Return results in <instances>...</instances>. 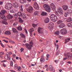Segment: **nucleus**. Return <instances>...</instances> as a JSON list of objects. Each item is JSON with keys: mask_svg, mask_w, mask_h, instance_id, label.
Listing matches in <instances>:
<instances>
[{"mask_svg": "<svg viewBox=\"0 0 72 72\" xmlns=\"http://www.w3.org/2000/svg\"><path fill=\"white\" fill-rule=\"evenodd\" d=\"M29 31L30 32H33V31H34V29H33V28H32L31 29H30Z\"/></svg>", "mask_w": 72, "mask_h": 72, "instance_id": "38", "label": "nucleus"}, {"mask_svg": "<svg viewBox=\"0 0 72 72\" xmlns=\"http://www.w3.org/2000/svg\"><path fill=\"white\" fill-rule=\"evenodd\" d=\"M6 62V60H3L2 61H1V62L2 63H4V62Z\"/></svg>", "mask_w": 72, "mask_h": 72, "instance_id": "53", "label": "nucleus"}, {"mask_svg": "<svg viewBox=\"0 0 72 72\" xmlns=\"http://www.w3.org/2000/svg\"><path fill=\"white\" fill-rule=\"evenodd\" d=\"M31 0H27V1L28 2H30H30H31Z\"/></svg>", "mask_w": 72, "mask_h": 72, "instance_id": "61", "label": "nucleus"}, {"mask_svg": "<svg viewBox=\"0 0 72 72\" xmlns=\"http://www.w3.org/2000/svg\"><path fill=\"white\" fill-rule=\"evenodd\" d=\"M50 7L54 11V4L53 3L50 4Z\"/></svg>", "mask_w": 72, "mask_h": 72, "instance_id": "16", "label": "nucleus"}, {"mask_svg": "<svg viewBox=\"0 0 72 72\" xmlns=\"http://www.w3.org/2000/svg\"><path fill=\"white\" fill-rule=\"evenodd\" d=\"M67 55L69 56V57H72V53H68Z\"/></svg>", "mask_w": 72, "mask_h": 72, "instance_id": "31", "label": "nucleus"}, {"mask_svg": "<svg viewBox=\"0 0 72 72\" xmlns=\"http://www.w3.org/2000/svg\"><path fill=\"white\" fill-rule=\"evenodd\" d=\"M10 65L11 66H12L13 65V61H11Z\"/></svg>", "mask_w": 72, "mask_h": 72, "instance_id": "48", "label": "nucleus"}, {"mask_svg": "<svg viewBox=\"0 0 72 72\" xmlns=\"http://www.w3.org/2000/svg\"><path fill=\"white\" fill-rule=\"evenodd\" d=\"M32 26H33V27H34V28H35L36 27H37V25L36 24H32Z\"/></svg>", "mask_w": 72, "mask_h": 72, "instance_id": "43", "label": "nucleus"}, {"mask_svg": "<svg viewBox=\"0 0 72 72\" xmlns=\"http://www.w3.org/2000/svg\"><path fill=\"white\" fill-rule=\"evenodd\" d=\"M16 59L18 60V59H19V57H16Z\"/></svg>", "mask_w": 72, "mask_h": 72, "instance_id": "62", "label": "nucleus"}, {"mask_svg": "<svg viewBox=\"0 0 72 72\" xmlns=\"http://www.w3.org/2000/svg\"><path fill=\"white\" fill-rule=\"evenodd\" d=\"M69 40H70V38L67 39H66L65 40V43H66V42H68V41H69Z\"/></svg>", "mask_w": 72, "mask_h": 72, "instance_id": "37", "label": "nucleus"}, {"mask_svg": "<svg viewBox=\"0 0 72 72\" xmlns=\"http://www.w3.org/2000/svg\"><path fill=\"white\" fill-rule=\"evenodd\" d=\"M38 31L39 33H41L42 32L44 31V29L42 28L39 27L38 29Z\"/></svg>", "mask_w": 72, "mask_h": 72, "instance_id": "14", "label": "nucleus"}, {"mask_svg": "<svg viewBox=\"0 0 72 72\" xmlns=\"http://www.w3.org/2000/svg\"><path fill=\"white\" fill-rule=\"evenodd\" d=\"M12 4L10 3H7L5 6V8L6 9H7L8 10H10V9L12 8Z\"/></svg>", "mask_w": 72, "mask_h": 72, "instance_id": "4", "label": "nucleus"}, {"mask_svg": "<svg viewBox=\"0 0 72 72\" xmlns=\"http://www.w3.org/2000/svg\"><path fill=\"white\" fill-rule=\"evenodd\" d=\"M33 7L35 9H37L38 10L39 9V5L37 2H35L34 4Z\"/></svg>", "mask_w": 72, "mask_h": 72, "instance_id": "8", "label": "nucleus"}, {"mask_svg": "<svg viewBox=\"0 0 72 72\" xmlns=\"http://www.w3.org/2000/svg\"><path fill=\"white\" fill-rule=\"evenodd\" d=\"M65 26L66 25H65L64 23H62V24H61L59 25V27H60V28H64Z\"/></svg>", "mask_w": 72, "mask_h": 72, "instance_id": "21", "label": "nucleus"}, {"mask_svg": "<svg viewBox=\"0 0 72 72\" xmlns=\"http://www.w3.org/2000/svg\"><path fill=\"white\" fill-rule=\"evenodd\" d=\"M30 44L28 43H26L25 44V47L27 49H29V50H31L32 49V44H33V42H30Z\"/></svg>", "mask_w": 72, "mask_h": 72, "instance_id": "1", "label": "nucleus"}, {"mask_svg": "<svg viewBox=\"0 0 72 72\" xmlns=\"http://www.w3.org/2000/svg\"><path fill=\"white\" fill-rule=\"evenodd\" d=\"M0 44L1 45V46L3 47V48H4V45L3 44V43H2L1 42V43H0Z\"/></svg>", "mask_w": 72, "mask_h": 72, "instance_id": "50", "label": "nucleus"}, {"mask_svg": "<svg viewBox=\"0 0 72 72\" xmlns=\"http://www.w3.org/2000/svg\"><path fill=\"white\" fill-rule=\"evenodd\" d=\"M7 18L8 20H10L13 18V16L11 14H9L7 16Z\"/></svg>", "mask_w": 72, "mask_h": 72, "instance_id": "12", "label": "nucleus"}, {"mask_svg": "<svg viewBox=\"0 0 72 72\" xmlns=\"http://www.w3.org/2000/svg\"><path fill=\"white\" fill-rule=\"evenodd\" d=\"M18 13H17V15L16 14H15L14 15V17H15V18H17V17H18Z\"/></svg>", "mask_w": 72, "mask_h": 72, "instance_id": "46", "label": "nucleus"}, {"mask_svg": "<svg viewBox=\"0 0 72 72\" xmlns=\"http://www.w3.org/2000/svg\"><path fill=\"white\" fill-rule=\"evenodd\" d=\"M60 33V32L59 31H57L56 32H55V34L56 35H58Z\"/></svg>", "mask_w": 72, "mask_h": 72, "instance_id": "34", "label": "nucleus"}, {"mask_svg": "<svg viewBox=\"0 0 72 72\" xmlns=\"http://www.w3.org/2000/svg\"><path fill=\"white\" fill-rule=\"evenodd\" d=\"M49 19L48 18H46L44 20V22L46 23H48L49 22Z\"/></svg>", "mask_w": 72, "mask_h": 72, "instance_id": "20", "label": "nucleus"}, {"mask_svg": "<svg viewBox=\"0 0 72 72\" xmlns=\"http://www.w3.org/2000/svg\"><path fill=\"white\" fill-rule=\"evenodd\" d=\"M33 7L31 6H30L29 8H28L27 9V10L28 11V13H32L33 12Z\"/></svg>", "mask_w": 72, "mask_h": 72, "instance_id": "5", "label": "nucleus"}, {"mask_svg": "<svg viewBox=\"0 0 72 72\" xmlns=\"http://www.w3.org/2000/svg\"><path fill=\"white\" fill-rule=\"evenodd\" d=\"M1 12L3 14H4L5 13H6V11H5L4 10H1Z\"/></svg>", "mask_w": 72, "mask_h": 72, "instance_id": "39", "label": "nucleus"}, {"mask_svg": "<svg viewBox=\"0 0 72 72\" xmlns=\"http://www.w3.org/2000/svg\"><path fill=\"white\" fill-rule=\"evenodd\" d=\"M45 61V60L44 58L42 57H42L40 59V62H41V63H43V62H44Z\"/></svg>", "mask_w": 72, "mask_h": 72, "instance_id": "17", "label": "nucleus"}, {"mask_svg": "<svg viewBox=\"0 0 72 72\" xmlns=\"http://www.w3.org/2000/svg\"><path fill=\"white\" fill-rule=\"evenodd\" d=\"M50 71H53L54 72V68L53 67V66L51 65H50L49 66Z\"/></svg>", "mask_w": 72, "mask_h": 72, "instance_id": "15", "label": "nucleus"}, {"mask_svg": "<svg viewBox=\"0 0 72 72\" xmlns=\"http://www.w3.org/2000/svg\"><path fill=\"white\" fill-rule=\"evenodd\" d=\"M18 19L19 20V23H23V21L21 18L19 17L18 18Z\"/></svg>", "mask_w": 72, "mask_h": 72, "instance_id": "23", "label": "nucleus"}, {"mask_svg": "<svg viewBox=\"0 0 72 72\" xmlns=\"http://www.w3.org/2000/svg\"><path fill=\"white\" fill-rule=\"evenodd\" d=\"M2 23L3 24H8V22L4 20L2 21Z\"/></svg>", "mask_w": 72, "mask_h": 72, "instance_id": "33", "label": "nucleus"}, {"mask_svg": "<svg viewBox=\"0 0 72 72\" xmlns=\"http://www.w3.org/2000/svg\"><path fill=\"white\" fill-rule=\"evenodd\" d=\"M34 14L35 15H39V12L38 11H35L34 13Z\"/></svg>", "mask_w": 72, "mask_h": 72, "instance_id": "36", "label": "nucleus"}, {"mask_svg": "<svg viewBox=\"0 0 72 72\" xmlns=\"http://www.w3.org/2000/svg\"><path fill=\"white\" fill-rule=\"evenodd\" d=\"M63 21L62 20H59L58 22H57V24H60L61 23H62V22Z\"/></svg>", "mask_w": 72, "mask_h": 72, "instance_id": "40", "label": "nucleus"}, {"mask_svg": "<svg viewBox=\"0 0 72 72\" xmlns=\"http://www.w3.org/2000/svg\"><path fill=\"white\" fill-rule=\"evenodd\" d=\"M67 63L68 64H71L72 63L71 62H68Z\"/></svg>", "mask_w": 72, "mask_h": 72, "instance_id": "59", "label": "nucleus"}, {"mask_svg": "<svg viewBox=\"0 0 72 72\" xmlns=\"http://www.w3.org/2000/svg\"><path fill=\"white\" fill-rule=\"evenodd\" d=\"M4 54V52H1L0 53V55H2Z\"/></svg>", "mask_w": 72, "mask_h": 72, "instance_id": "45", "label": "nucleus"}, {"mask_svg": "<svg viewBox=\"0 0 72 72\" xmlns=\"http://www.w3.org/2000/svg\"><path fill=\"white\" fill-rule=\"evenodd\" d=\"M51 18L52 21L54 22V15L52 14L51 16Z\"/></svg>", "mask_w": 72, "mask_h": 72, "instance_id": "18", "label": "nucleus"}, {"mask_svg": "<svg viewBox=\"0 0 72 72\" xmlns=\"http://www.w3.org/2000/svg\"><path fill=\"white\" fill-rule=\"evenodd\" d=\"M26 66L25 65H23L22 66V67L23 68H25V66Z\"/></svg>", "mask_w": 72, "mask_h": 72, "instance_id": "56", "label": "nucleus"}, {"mask_svg": "<svg viewBox=\"0 0 72 72\" xmlns=\"http://www.w3.org/2000/svg\"><path fill=\"white\" fill-rule=\"evenodd\" d=\"M3 4V2L0 1V5H2Z\"/></svg>", "mask_w": 72, "mask_h": 72, "instance_id": "47", "label": "nucleus"}, {"mask_svg": "<svg viewBox=\"0 0 72 72\" xmlns=\"http://www.w3.org/2000/svg\"><path fill=\"white\" fill-rule=\"evenodd\" d=\"M36 72H41V71L40 70H39L37 71Z\"/></svg>", "mask_w": 72, "mask_h": 72, "instance_id": "64", "label": "nucleus"}, {"mask_svg": "<svg viewBox=\"0 0 72 72\" xmlns=\"http://www.w3.org/2000/svg\"><path fill=\"white\" fill-rule=\"evenodd\" d=\"M30 36H32V32H30Z\"/></svg>", "mask_w": 72, "mask_h": 72, "instance_id": "57", "label": "nucleus"}, {"mask_svg": "<svg viewBox=\"0 0 72 72\" xmlns=\"http://www.w3.org/2000/svg\"><path fill=\"white\" fill-rule=\"evenodd\" d=\"M12 31L14 33H17L18 32L17 31V29L14 28H13L12 29Z\"/></svg>", "mask_w": 72, "mask_h": 72, "instance_id": "28", "label": "nucleus"}, {"mask_svg": "<svg viewBox=\"0 0 72 72\" xmlns=\"http://www.w3.org/2000/svg\"><path fill=\"white\" fill-rule=\"evenodd\" d=\"M17 15H18V16H19V17L22 16V19H27L26 18V14H25L24 13H23V15H22V13H21V12H18L17 13Z\"/></svg>", "mask_w": 72, "mask_h": 72, "instance_id": "3", "label": "nucleus"}, {"mask_svg": "<svg viewBox=\"0 0 72 72\" xmlns=\"http://www.w3.org/2000/svg\"><path fill=\"white\" fill-rule=\"evenodd\" d=\"M59 48V46L58 45H57V50Z\"/></svg>", "mask_w": 72, "mask_h": 72, "instance_id": "54", "label": "nucleus"}, {"mask_svg": "<svg viewBox=\"0 0 72 72\" xmlns=\"http://www.w3.org/2000/svg\"><path fill=\"white\" fill-rule=\"evenodd\" d=\"M17 29L19 31H22V28L21 26H19L17 28Z\"/></svg>", "mask_w": 72, "mask_h": 72, "instance_id": "24", "label": "nucleus"}, {"mask_svg": "<svg viewBox=\"0 0 72 72\" xmlns=\"http://www.w3.org/2000/svg\"><path fill=\"white\" fill-rule=\"evenodd\" d=\"M20 35L22 38H24V39H25V38H26V36L23 33H21Z\"/></svg>", "mask_w": 72, "mask_h": 72, "instance_id": "26", "label": "nucleus"}, {"mask_svg": "<svg viewBox=\"0 0 72 72\" xmlns=\"http://www.w3.org/2000/svg\"><path fill=\"white\" fill-rule=\"evenodd\" d=\"M55 63H58V62H59V60H55Z\"/></svg>", "mask_w": 72, "mask_h": 72, "instance_id": "51", "label": "nucleus"}, {"mask_svg": "<svg viewBox=\"0 0 72 72\" xmlns=\"http://www.w3.org/2000/svg\"><path fill=\"white\" fill-rule=\"evenodd\" d=\"M58 12H59V14H63L64 11H63L62 9L61 8H59L58 9Z\"/></svg>", "mask_w": 72, "mask_h": 72, "instance_id": "7", "label": "nucleus"}, {"mask_svg": "<svg viewBox=\"0 0 72 72\" xmlns=\"http://www.w3.org/2000/svg\"><path fill=\"white\" fill-rule=\"evenodd\" d=\"M20 50L21 51V53H22V51H23V50H24V49L23 48H21Z\"/></svg>", "mask_w": 72, "mask_h": 72, "instance_id": "52", "label": "nucleus"}, {"mask_svg": "<svg viewBox=\"0 0 72 72\" xmlns=\"http://www.w3.org/2000/svg\"><path fill=\"white\" fill-rule=\"evenodd\" d=\"M10 56L8 54H6L4 56V58L6 59H7V60H10Z\"/></svg>", "mask_w": 72, "mask_h": 72, "instance_id": "13", "label": "nucleus"}, {"mask_svg": "<svg viewBox=\"0 0 72 72\" xmlns=\"http://www.w3.org/2000/svg\"><path fill=\"white\" fill-rule=\"evenodd\" d=\"M17 24H18V22H15L13 24V26H17Z\"/></svg>", "mask_w": 72, "mask_h": 72, "instance_id": "41", "label": "nucleus"}, {"mask_svg": "<svg viewBox=\"0 0 72 72\" xmlns=\"http://www.w3.org/2000/svg\"><path fill=\"white\" fill-rule=\"evenodd\" d=\"M13 57L15 58V55L14 54L13 55Z\"/></svg>", "mask_w": 72, "mask_h": 72, "instance_id": "55", "label": "nucleus"}, {"mask_svg": "<svg viewBox=\"0 0 72 72\" xmlns=\"http://www.w3.org/2000/svg\"><path fill=\"white\" fill-rule=\"evenodd\" d=\"M18 65L17 64H15L14 66V69H17L18 68Z\"/></svg>", "mask_w": 72, "mask_h": 72, "instance_id": "32", "label": "nucleus"}, {"mask_svg": "<svg viewBox=\"0 0 72 72\" xmlns=\"http://www.w3.org/2000/svg\"><path fill=\"white\" fill-rule=\"evenodd\" d=\"M5 35H10L11 34V32L9 31H7L4 33Z\"/></svg>", "mask_w": 72, "mask_h": 72, "instance_id": "22", "label": "nucleus"}, {"mask_svg": "<svg viewBox=\"0 0 72 72\" xmlns=\"http://www.w3.org/2000/svg\"><path fill=\"white\" fill-rule=\"evenodd\" d=\"M17 71H19V72H21V66H19L18 68H17Z\"/></svg>", "mask_w": 72, "mask_h": 72, "instance_id": "30", "label": "nucleus"}, {"mask_svg": "<svg viewBox=\"0 0 72 72\" xmlns=\"http://www.w3.org/2000/svg\"><path fill=\"white\" fill-rule=\"evenodd\" d=\"M46 56H47V58H49V55L48 54H47L46 55Z\"/></svg>", "mask_w": 72, "mask_h": 72, "instance_id": "58", "label": "nucleus"}, {"mask_svg": "<svg viewBox=\"0 0 72 72\" xmlns=\"http://www.w3.org/2000/svg\"><path fill=\"white\" fill-rule=\"evenodd\" d=\"M3 67H6V65H5V64H3Z\"/></svg>", "mask_w": 72, "mask_h": 72, "instance_id": "63", "label": "nucleus"}, {"mask_svg": "<svg viewBox=\"0 0 72 72\" xmlns=\"http://www.w3.org/2000/svg\"><path fill=\"white\" fill-rule=\"evenodd\" d=\"M54 26V23H50L49 24V26L48 27V28L49 30H51L52 28H53V26Z\"/></svg>", "mask_w": 72, "mask_h": 72, "instance_id": "11", "label": "nucleus"}, {"mask_svg": "<svg viewBox=\"0 0 72 72\" xmlns=\"http://www.w3.org/2000/svg\"><path fill=\"white\" fill-rule=\"evenodd\" d=\"M72 21V19L71 18H68L67 19L68 22H71Z\"/></svg>", "mask_w": 72, "mask_h": 72, "instance_id": "35", "label": "nucleus"}, {"mask_svg": "<svg viewBox=\"0 0 72 72\" xmlns=\"http://www.w3.org/2000/svg\"><path fill=\"white\" fill-rule=\"evenodd\" d=\"M68 13H65V16L66 17H67V16H68Z\"/></svg>", "mask_w": 72, "mask_h": 72, "instance_id": "44", "label": "nucleus"}, {"mask_svg": "<svg viewBox=\"0 0 72 72\" xmlns=\"http://www.w3.org/2000/svg\"><path fill=\"white\" fill-rule=\"evenodd\" d=\"M60 32L62 35H66L67 33V31L66 29H62L60 30Z\"/></svg>", "mask_w": 72, "mask_h": 72, "instance_id": "6", "label": "nucleus"}, {"mask_svg": "<svg viewBox=\"0 0 72 72\" xmlns=\"http://www.w3.org/2000/svg\"><path fill=\"white\" fill-rule=\"evenodd\" d=\"M68 7L67 5L63 6V8L64 9V10H67V9H68Z\"/></svg>", "mask_w": 72, "mask_h": 72, "instance_id": "27", "label": "nucleus"}, {"mask_svg": "<svg viewBox=\"0 0 72 72\" xmlns=\"http://www.w3.org/2000/svg\"><path fill=\"white\" fill-rule=\"evenodd\" d=\"M20 9L21 12H23V6L21 5L20 6Z\"/></svg>", "mask_w": 72, "mask_h": 72, "instance_id": "29", "label": "nucleus"}, {"mask_svg": "<svg viewBox=\"0 0 72 72\" xmlns=\"http://www.w3.org/2000/svg\"><path fill=\"white\" fill-rule=\"evenodd\" d=\"M20 2L21 3L24 4V3H26L27 0H20Z\"/></svg>", "mask_w": 72, "mask_h": 72, "instance_id": "25", "label": "nucleus"}, {"mask_svg": "<svg viewBox=\"0 0 72 72\" xmlns=\"http://www.w3.org/2000/svg\"><path fill=\"white\" fill-rule=\"evenodd\" d=\"M43 7L44 8L46 12L49 13H50V12H51V8H50L49 5L45 4L43 6Z\"/></svg>", "mask_w": 72, "mask_h": 72, "instance_id": "2", "label": "nucleus"}, {"mask_svg": "<svg viewBox=\"0 0 72 72\" xmlns=\"http://www.w3.org/2000/svg\"><path fill=\"white\" fill-rule=\"evenodd\" d=\"M41 15L42 16H46L47 15V13L45 12H43L41 14Z\"/></svg>", "mask_w": 72, "mask_h": 72, "instance_id": "19", "label": "nucleus"}, {"mask_svg": "<svg viewBox=\"0 0 72 72\" xmlns=\"http://www.w3.org/2000/svg\"><path fill=\"white\" fill-rule=\"evenodd\" d=\"M0 17L3 19L4 20H6V17L4 15H3L0 12Z\"/></svg>", "mask_w": 72, "mask_h": 72, "instance_id": "10", "label": "nucleus"}, {"mask_svg": "<svg viewBox=\"0 0 72 72\" xmlns=\"http://www.w3.org/2000/svg\"><path fill=\"white\" fill-rule=\"evenodd\" d=\"M57 20V17L55 15V22Z\"/></svg>", "mask_w": 72, "mask_h": 72, "instance_id": "42", "label": "nucleus"}, {"mask_svg": "<svg viewBox=\"0 0 72 72\" xmlns=\"http://www.w3.org/2000/svg\"><path fill=\"white\" fill-rule=\"evenodd\" d=\"M36 65V63L35 64H32L31 66H35Z\"/></svg>", "mask_w": 72, "mask_h": 72, "instance_id": "60", "label": "nucleus"}, {"mask_svg": "<svg viewBox=\"0 0 72 72\" xmlns=\"http://www.w3.org/2000/svg\"><path fill=\"white\" fill-rule=\"evenodd\" d=\"M68 26H71L72 25H71V24L70 23H68Z\"/></svg>", "mask_w": 72, "mask_h": 72, "instance_id": "49", "label": "nucleus"}, {"mask_svg": "<svg viewBox=\"0 0 72 72\" xmlns=\"http://www.w3.org/2000/svg\"><path fill=\"white\" fill-rule=\"evenodd\" d=\"M14 7L15 9H18V8L19 7V4L17 3H13Z\"/></svg>", "mask_w": 72, "mask_h": 72, "instance_id": "9", "label": "nucleus"}]
</instances>
